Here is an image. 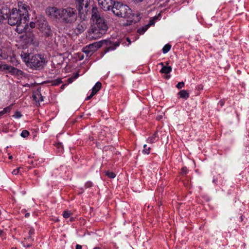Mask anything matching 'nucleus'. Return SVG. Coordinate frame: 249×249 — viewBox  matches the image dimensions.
<instances>
[{"mask_svg": "<svg viewBox=\"0 0 249 249\" xmlns=\"http://www.w3.org/2000/svg\"><path fill=\"white\" fill-rule=\"evenodd\" d=\"M62 8L58 9L55 7H50L47 8L46 13L49 16L55 18H61V12H62Z\"/></svg>", "mask_w": 249, "mask_h": 249, "instance_id": "1a4fd4ad", "label": "nucleus"}, {"mask_svg": "<svg viewBox=\"0 0 249 249\" xmlns=\"http://www.w3.org/2000/svg\"><path fill=\"white\" fill-rule=\"evenodd\" d=\"M30 27H31V28H35V26H36V24H35V22H31L30 23Z\"/></svg>", "mask_w": 249, "mask_h": 249, "instance_id": "58836bf2", "label": "nucleus"}, {"mask_svg": "<svg viewBox=\"0 0 249 249\" xmlns=\"http://www.w3.org/2000/svg\"><path fill=\"white\" fill-rule=\"evenodd\" d=\"M30 215V213H26L25 214V217H28Z\"/></svg>", "mask_w": 249, "mask_h": 249, "instance_id": "8fccbe9b", "label": "nucleus"}, {"mask_svg": "<svg viewBox=\"0 0 249 249\" xmlns=\"http://www.w3.org/2000/svg\"><path fill=\"white\" fill-rule=\"evenodd\" d=\"M29 135V132L26 130H24L22 131L21 133V136L23 137V138H26L27 137H28Z\"/></svg>", "mask_w": 249, "mask_h": 249, "instance_id": "bb28decb", "label": "nucleus"}, {"mask_svg": "<svg viewBox=\"0 0 249 249\" xmlns=\"http://www.w3.org/2000/svg\"><path fill=\"white\" fill-rule=\"evenodd\" d=\"M172 69V68L171 66H163L160 72L162 73L168 74L171 71Z\"/></svg>", "mask_w": 249, "mask_h": 249, "instance_id": "dca6fc26", "label": "nucleus"}, {"mask_svg": "<svg viewBox=\"0 0 249 249\" xmlns=\"http://www.w3.org/2000/svg\"><path fill=\"white\" fill-rule=\"evenodd\" d=\"M135 3H139L142 1L143 0H132Z\"/></svg>", "mask_w": 249, "mask_h": 249, "instance_id": "49530a36", "label": "nucleus"}, {"mask_svg": "<svg viewBox=\"0 0 249 249\" xmlns=\"http://www.w3.org/2000/svg\"><path fill=\"white\" fill-rule=\"evenodd\" d=\"M70 220L71 221H73L74 220V218L73 217H71L70 219Z\"/></svg>", "mask_w": 249, "mask_h": 249, "instance_id": "4d7b16f0", "label": "nucleus"}, {"mask_svg": "<svg viewBox=\"0 0 249 249\" xmlns=\"http://www.w3.org/2000/svg\"><path fill=\"white\" fill-rule=\"evenodd\" d=\"M162 118V115H158L156 117V119L157 120H160L161 118Z\"/></svg>", "mask_w": 249, "mask_h": 249, "instance_id": "c03bdc74", "label": "nucleus"}, {"mask_svg": "<svg viewBox=\"0 0 249 249\" xmlns=\"http://www.w3.org/2000/svg\"><path fill=\"white\" fill-rule=\"evenodd\" d=\"M215 179H213V182H215Z\"/></svg>", "mask_w": 249, "mask_h": 249, "instance_id": "774afa93", "label": "nucleus"}, {"mask_svg": "<svg viewBox=\"0 0 249 249\" xmlns=\"http://www.w3.org/2000/svg\"><path fill=\"white\" fill-rule=\"evenodd\" d=\"M106 175L110 178H114L116 177L115 173L112 172H106Z\"/></svg>", "mask_w": 249, "mask_h": 249, "instance_id": "393cba45", "label": "nucleus"}, {"mask_svg": "<svg viewBox=\"0 0 249 249\" xmlns=\"http://www.w3.org/2000/svg\"><path fill=\"white\" fill-rule=\"evenodd\" d=\"M20 168H18L14 170L12 172L13 175H18L19 172Z\"/></svg>", "mask_w": 249, "mask_h": 249, "instance_id": "72a5a7b5", "label": "nucleus"}, {"mask_svg": "<svg viewBox=\"0 0 249 249\" xmlns=\"http://www.w3.org/2000/svg\"><path fill=\"white\" fill-rule=\"evenodd\" d=\"M90 0H76V4L80 5H89Z\"/></svg>", "mask_w": 249, "mask_h": 249, "instance_id": "f3484780", "label": "nucleus"}, {"mask_svg": "<svg viewBox=\"0 0 249 249\" xmlns=\"http://www.w3.org/2000/svg\"><path fill=\"white\" fill-rule=\"evenodd\" d=\"M166 65H168L169 64V63H168V62H167L166 63Z\"/></svg>", "mask_w": 249, "mask_h": 249, "instance_id": "69168bd1", "label": "nucleus"}, {"mask_svg": "<svg viewBox=\"0 0 249 249\" xmlns=\"http://www.w3.org/2000/svg\"><path fill=\"white\" fill-rule=\"evenodd\" d=\"M220 105H221V106H222L223 105V104H224L223 102H220Z\"/></svg>", "mask_w": 249, "mask_h": 249, "instance_id": "bf43d9fd", "label": "nucleus"}, {"mask_svg": "<svg viewBox=\"0 0 249 249\" xmlns=\"http://www.w3.org/2000/svg\"><path fill=\"white\" fill-rule=\"evenodd\" d=\"M112 12L116 16L128 18L131 23H135L140 19L139 15L132 13V10L126 5L116 1L111 8Z\"/></svg>", "mask_w": 249, "mask_h": 249, "instance_id": "f03ea898", "label": "nucleus"}, {"mask_svg": "<svg viewBox=\"0 0 249 249\" xmlns=\"http://www.w3.org/2000/svg\"><path fill=\"white\" fill-rule=\"evenodd\" d=\"M93 249H101L99 247H95Z\"/></svg>", "mask_w": 249, "mask_h": 249, "instance_id": "052dcab7", "label": "nucleus"}, {"mask_svg": "<svg viewBox=\"0 0 249 249\" xmlns=\"http://www.w3.org/2000/svg\"><path fill=\"white\" fill-rule=\"evenodd\" d=\"M33 99L37 102L36 105L37 106H40L39 101H43V97L42 96L41 94V89L38 88L37 90L34 92L33 94Z\"/></svg>", "mask_w": 249, "mask_h": 249, "instance_id": "9b49d317", "label": "nucleus"}, {"mask_svg": "<svg viewBox=\"0 0 249 249\" xmlns=\"http://www.w3.org/2000/svg\"><path fill=\"white\" fill-rule=\"evenodd\" d=\"M79 76V74L78 72H76L74 75L73 76V78H74V79L77 78L78 77V76Z\"/></svg>", "mask_w": 249, "mask_h": 249, "instance_id": "79ce46f5", "label": "nucleus"}, {"mask_svg": "<svg viewBox=\"0 0 249 249\" xmlns=\"http://www.w3.org/2000/svg\"><path fill=\"white\" fill-rule=\"evenodd\" d=\"M52 86H56L62 83V79L61 78H58L57 79H55L53 81H52Z\"/></svg>", "mask_w": 249, "mask_h": 249, "instance_id": "b1692460", "label": "nucleus"}, {"mask_svg": "<svg viewBox=\"0 0 249 249\" xmlns=\"http://www.w3.org/2000/svg\"><path fill=\"white\" fill-rule=\"evenodd\" d=\"M89 139L91 140H93L92 137H89Z\"/></svg>", "mask_w": 249, "mask_h": 249, "instance_id": "0e129e2a", "label": "nucleus"}, {"mask_svg": "<svg viewBox=\"0 0 249 249\" xmlns=\"http://www.w3.org/2000/svg\"><path fill=\"white\" fill-rule=\"evenodd\" d=\"M0 57H2V50H1V49L0 48Z\"/></svg>", "mask_w": 249, "mask_h": 249, "instance_id": "603ef678", "label": "nucleus"}, {"mask_svg": "<svg viewBox=\"0 0 249 249\" xmlns=\"http://www.w3.org/2000/svg\"><path fill=\"white\" fill-rule=\"evenodd\" d=\"M154 24V19H151L150 20L149 23L147 26L148 27L150 25H153Z\"/></svg>", "mask_w": 249, "mask_h": 249, "instance_id": "a19ab883", "label": "nucleus"}, {"mask_svg": "<svg viewBox=\"0 0 249 249\" xmlns=\"http://www.w3.org/2000/svg\"><path fill=\"white\" fill-rule=\"evenodd\" d=\"M157 133L155 132L152 137H149L148 139V141L150 142V143H154L156 141H157Z\"/></svg>", "mask_w": 249, "mask_h": 249, "instance_id": "412c9836", "label": "nucleus"}, {"mask_svg": "<svg viewBox=\"0 0 249 249\" xmlns=\"http://www.w3.org/2000/svg\"><path fill=\"white\" fill-rule=\"evenodd\" d=\"M28 239H31L32 241H34V239H32L31 237V235H29Z\"/></svg>", "mask_w": 249, "mask_h": 249, "instance_id": "5fc2aeb1", "label": "nucleus"}, {"mask_svg": "<svg viewBox=\"0 0 249 249\" xmlns=\"http://www.w3.org/2000/svg\"><path fill=\"white\" fill-rule=\"evenodd\" d=\"M146 147H147V145L146 144H144L143 145V147H144V149L143 150V152L144 153H146V154H148L149 153L150 148L148 147V148H146Z\"/></svg>", "mask_w": 249, "mask_h": 249, "instance_id": "c756f323", "label": "nucleus"}, {"mask_svg": "<svg viewBox=\"0 0 249 249\" xmlns=\"http://www.w3.org/2000/svg\"><path fill=\"white\" fill-rule=\"evenodd\" d=\"M178 94L180 96V97L182 98L187 99L189 96V93L185 90H180L178 92Z\"/></svg>", "mask_w": 249, "mask_h": 249, "instance_id": "a211bd4d", "label": "nucleus"}, {"mask_svg": "<svg viewBox=\"0 0 249 249\" xmlns=\"http://www.w3.org/2000/svg\"><path fill=\"white\" fill-rule=\"evenodd\" d=\"M92 185V183L90 181H88V182H86V183L85 184L86 188H89V187H91Z\"/></svg>", "mask_w": 249, "mask_h": 249, "instance_id": "f704fd0d", "label": "nucleus"}, {"mask_svg": "<svg viewBox=\"0 0 249 249\" xmlns=\"http://www.w3.org/2000/svg\"><path fill=\"white\" fill-rule=\"evenodd\" d=\"M187 169L186 167H183L182 169H181V173L182 174V175H184V174H186L187 172Z\"/></svg>", "mask_w": 249, "mask_h": 249, "instance_id": "473e14b6", "label": "nucleus"}, {"mask_svg": "<svg viewBox=\"0 0 249 249\" xmlns=\"http://www.w3.org/2000/svg\"><path fill=\"white\" fill-rule=\"evenodd\" d=\"M12 106H13V105H10L9 106L5 107L3 109V112L4 113H6L7 112H10V111L11 110V109H12Z\"/></svg>", "mask_w": 249, "mask_h": 249, "instance_id": "c85d7f7f", "label": "nucleus"}, {"mask_svg": "<svg viewBox=\"0 0 249 249\" xmlns=\"http://www.w3.org/2000/svg\"><path fill=\"white\" fill-rule=\"evenodd\" d=\"M3 233V231L2 230H0V236L2 235Z\"/></svg>", "mask_w": 249, "mask_h": 249, "instance_id": "13d9d810", "label": "nucleus"}, {"mask_svg": "<svg viewBox=\"0 0 249 249\" xmlns=\"http://www.w3.org/2000/svg\"><path fill=\"white\" fill-rule=\"evenodd\" d=\"M91 18L95 24L91 25L89 29L88 36L90 38L96 39L106 33L108 26L105 19L101 17L96 7L92 8Z\"/></svg>", "mask_w": 249, "mask_h": 249, "instance_id": "f257e3e1", "label": "nucleus"}, {"mask_svg": "<svg viewBox=\"0 0 249 249\" xmlns=\"http://www.w3.org/2000/svg\"><path fill=\"white\" fill-rule=\"evenodd\" d=\"M148 29V27L146 26V27H144L141 28H140L138 30L137 32L140 34H143Z\"/></svg>", "mask_w": 249, "mask_h": 249, "instance_id": "a878e982", "label": "nucleus"}, {"mask_svg": "<svg viewBox=\"0 0 249 249\" xmlns=\"http://www.w3.org/2000/svg\"><path fill=\"white\" fill-rule=\"evenodd\" d=\"M184 86V83L183 82H179L176 86V87L178 89H180Z\"/></svg>", "mask_w": 249, "mask_h": 249, "instance_id": "7c9ffc66", "label": "nucleus"}, {"mask_svg": "<svg viewBox=\"0 0 249 249\" xmlns=\"http://www.w3.org/2000/svg\"><path fill=\"white\" fill-rule=\"evenodd\" d=\"M87 23L84 21H81L75 28H73V33L76 35H79L83 33L87 29Z\"/></svg>", "mask_w": 249, "mask_h": 249, "instance_id": "9d476101", "label": "nucleus"}, {"mask_svg": "<svg viewBox=\"0 0 249 249\" xmlns=\"http://www.w3.org/2000/svg\"><path fill=\"white\" fill-rule=\"evenodd\" d=\"M23 245L24 247H29L31 246L30 244H27L26 245H25L24 244H23Z\"/></svg>", "mask_w": 249, "mask_h": 249, "instance_id": "864d4df0", "label": "nucleus"}, {"mask_svg": "<svg viewBox=\"0 0 249 249\" xmlns=\"http://www.w3.org/2000/svg\"><path fill=\"white\" fill-rule=\"evenodd\" d=\"M171 48V45L167 44H166L162 49V52L163 53H166L169 51Z\"/></svg>", "mask_w": 249, "mask_h": 249, "instance_id": "5701e85b", "label": "nucleus"}, {"mask_svg": "<svg viewBox=\"0 0 249 249\" xmlns=\"http://www.w3.org/2000/svg\"><path fill=\"white\" fill-rule=\"evenodd\" d=\"M2 67V68L4 70H7L8 71H9L10 69H9V68H11V66H8L7 65H2V66H1Z\"/></svg>", "mask_w": 249, "mask_h": 249, "instance_id": "c9c22d12", "label": "nucleus"}, {"mask_svg": "<svg viewBox=\"0 0 249 249\" xmlns=\"http://www.w3.org/2000/svg\"><path fill=\"white\" fill-rule=\"evenodd\" d=\"M71 214V213L70 212H69L68 211H65L64 212L63 216L64 218H67L70 216Z\"/></svg>", "mask_w": 249, "mask_h": 249, "instance_id": "cd10ccee", "label": "nucleus"}, {"mask_svg": "<svg viewBox=\"0 0 249 249\" xmlns=\"http://www.w3.org/2000/svg\"><path fill=\"white\" fill-rule=\"evenodd\" d=\"M95 94L92 93V92H91L90 95L87 97L86 100H88L90 99Z\"/></svg>", "mask_w": 249, "mask_h": 249, "instance_id": "4c0bfd02", "label": "nucleus"}, {"mask_svg": "<svg viewBox=\"0 0 249 249\" xmlns=\"http://www.w3.org/2000/svg\"><path fill=\"white\" fill-rule=\"evenodd\" d=\"M34 233V230L33 229H31L29 231V235H31Z\"/></svg>", "mask_w": 249, "mask_h": 249, "instance_id": "ea45409f", "label": "nucleus"}, {"mask_svg": "<svg viewBox=\"0 0 249 249\" xmlns=\"http://www.w3.org/2000/svg\"><path fill=\"white\" fill-rule=\"evenodd\" d=\"M9 8L7 7H2L1 9H0V20H5V17L7 15V12H9Z\"/></svg>", "mask_w": 249, "mask_h": 249, "instance_id": "ddd939ff", "label": "nucleus"}, {"mask_svg": "<svg viewBox=\"0 0 249 249\" xmlns=\"http://www.w3.org/2000/svg\"><path fill=\"white\" fill-rule=\"evenodd\" d=\"M19 9H21V11H24V10H26L27 11V6L25 5H23L22 6H20L19 7Z\"/></svg>", "mask_w": 249, "mask_h": 249, "instance_id": "e433bc0d", "label": "nucleus"}, {"mask_svg": "<svg viewBox=\"0 0 249 249\" xmlns=\"http://www.w3.org/2000/svg\"><path fill=\"white\" fill-rule=\"evenodd\" d=\"M35 174L36 175L37 174V172L36 171H35Z\"/></svg>", "mask_w": 249, "mask_h": 249, "instance_id": "338daca9", "label": "nucleus"}, {"mask_svg": "<svg viewBox=\"0 0 249 249\" xmlns=\"http://www.w3.org/2000/svg\"><path fill=\"white\" fill-rule=\"evenodd\" d=\"M39 29L40 31L44 34L45 36L49 37L53 36L51 27L48 25L46 21H43L42 22L39 23Z\"/></svg>", "mask_w": 249, "mask_h": 249, "instance_id": "423d86ee", "label": "nucleus"}, {"mask_svg": "<svg viewBox=\"0 0 249 249\" xmlns=\"http://www.w3.org/2000/svg\"><path fill=\"white\" fill-rule=\"evenodd\" d=\"M73 80H74V78H73V77H71V78H69L68 79V81L69 83H71Z\"/></svg>", "mask_w": 249, "mask_h": 249, "instance_id": "37998d69", "label": "nucleus"}, {"mask_svg": "<svg viewBox=\"0 0 249 249\" xmlns=\"http://www.w3.org/2000/svg\"><path fill=\"white\" fill-rule=\"evenodd\" d=\"M126 40L128 42H129V43H131V41L129 38H127Z\"/></svg>", "mask_w": 249, "mask_h": 249, "instance_id": "6e6d98bb", "label": "nucleus"}, {"mask_svg": "<svg viewBox=\"0 0 249 249\" xmlns=\"http://www.w3.org/2000/svg\"><path fill=\"white\" fill-rule=\"evenodd\" d=\"M5 113L3 112V111H0V116L3 115V114H4Z\"/></svg>", "mask_w": 249, "mask_h": 249, "instance_id": "3c124183", "label": "nucleus"}, {"mask_svg": "<svg viewBox=\"0 0 249 249\" xmlns=\"http://www.w3.org/2000/svg\"><path fill=\"white\" fill-rule=\"evenodd\" d=\"M66 85V84H63V85H62L61 86V89H64Z\"/></svg>", "mask_w": 249, "mask_h": 249, "instance_id": "09e8293b", "label": "nucleus"}, {"mask_svg": "<svg viewBox=\"0 0 249 249\" xmlns=\"http://www.w3.org/2000/svg\"><path fill=\"white\" fill-rule=\"evenodd\" d=\"M12 158H13V157H12V156H10L9 157V159H12Z\"/></svg>", "mask_w": 249, "mask_h": 249, "instance_id": "e2e57ef3", "label": "nucleus"}, {"mask_svg": "<svg viewBox=\"0 0 249 249\" xmlns=\"http://www.w3.org/2000/svg\"><path fill=\"white\" fill-rule=\"evenodd\" d=\"M76 249H82V246L80 245H76Z\"/></svg>", "mask_w": 249, "mask_h": 249, "instance_id": "a18cd8bd", "label": "nucleus"}, {"mask_svg": "<svg viewBox=\"0 0 249 249\" xmlns=\"http://www.w3.org/2000/svg\"><path fill=\"white\" fill-rule=\"evenodd\" d=\"M25 37L26 39H28V41L33 42L35 39V36L33 32L30 30L26 33Z\"/></svg>", "mask_w": 249, "mask_h": 249, "instance_id": "2eb2a0df", "label": "nucleus"}, {"mask_svg": "<svg viewBox=\"0 0 249 249\" xmlns=\"http://www.w3.org/2000/svg\"><path fill=\"white\" fill-rule=\"evenodd\" d=\"M102 45V42L101 41L98 42H95L92 44L88 45V47L90 51H92V53H93L98 49L100 48Z\"/></svg>", "mask_w": 249, "mask_h": 249, "instance_id": "f8f14e48", "label": "nucleus"}, {"mask_svg": "<svg viewBox=\"0 0 249 249\" xmlns=\"http://www.w3.org/2000/svg\"><path fill=\"white\" fill-rule=\"evenodd\" d=\"M120 44L119 42H115L113 45H110V46L107 47L105 50V52H108L110 50H113L116 49V48Z\"/></svg>", "mask_w": 249, "mask_h": 249, "instance_id": "6ab92c4d", "label": "nucleus"}, {"mask_svg": "<svg viewBox=\"0 0 249 249\" xmlns=\"http://www.w3.org/2000/svg\"><path fill=\"white\" fill-rule=\"evenodd\" d=\"M9 69L10 70L8 71L13 74H18V73L20 71L18 69L12 66L9 68Z\"/></svg>", "mask_w": 249, "mask_h": 249, "instance_id": "4be33fe9", "label": "nucleus"}, {"mask_svg": "<svg viewBox=\"0 0 249 249\" xmlns=\"http://www.w3.org/2000/svg\"><path fill=\"white\" fill-rule=\"evenodd\" d=\"M61 145V143L60 142H58L56 144V146L57 147V148H59V146H60Z\"/></svg>", "mask_w": 249, "mask_h": 249, "instance_id": "de8ad7c7", "label": "nucleus"}, {"mask_svg": "<svg viewBox=\"0 0 249 249\" xmlns=\"http://www.w3.org/2000/svg\"><path fill=\"white\" fill-rule=\"evenodd\" d=\"M20 56L28 67L36 70L42 69L47 62L44 55L39 54H33L22 52Z\"/></svg>", "mask_w": 249, "mask_h": 249, "instance_id": "20e7f679", "label": "nucleus"}, {"mask_svg": "<svg viewBox=\"0 0 249 249\" xmlns=\"http://www.w3.org/2000/svg\"><path fill=\"white\" fill-rule=\"evenodd\" d=\"M83 52L87 54V56H91L93 53L92 51L89 50L88 46L83 48Z\"/></svg>", "mask_w": 249, "mask_h": 249, "instance_id": "aec40b11", "label": "nucleus"}, {"mask_svg": "<svg viewBox=\"0 0 249 249\" xmlns=\"http://www.w3.org/2000/svg\"><path fill=\"white\" fill-rule=\"evenodd\" d=\"M76 8L79 12V17L82 20L85 21L89 12V5H76Z\"/></svg>", "mask_w": 249, "mask_h": 249, "instance_id": "0eeeda50", "label": "nucleus"}, {"mask_svg": "<svg viewBox=\"0 0 249 249\" xmlns=\"http://www.w3.org/2000/svg\"><path fill=\"white\" fill-rule=\"evenodd\" d=\"M22 116L21 114L19 111H16L14 116L16 118H19Z\"/></svg>", "mask_w": 249, "mask_h": 249, "instance_id": "2f4dec72", "label": "nucleus"}, {"mask_svg": "<svg viewBox=\"0 0 249 249\" xmlns=\"http://www.w3.org/2000/svg\"><path fill=\"white\" fill-rule=\"evenodd\" d=\"M102 87V83L100 82H97L95 86L92 89V92L93 94H96L97 92L101 89Z\"/></svg>", "mask_w": 249, "mask_h": 249, "instance_id": "4468645a", "label": "nucleus"}, {"mask_svg": "<svg viewBox=\"0 0 249 249\" xmlns=\"http://www.w3.org/2000/svg\"><path fill=\"white\" fill-rule=\"evenodd\" d=\"M61 15V21L66 24H71L77 20L76 10L71 7L62 8Z\"/></svg>", "mask_w": 249, "mask_h": 249, "instance_id": "39448f33", "label": "nucleus"}, {"mask_svg": "<svg viewBox=\"0 0 249 249\" xmlns=\"http://www.w3.org/2000/svg\"><path fill=\"white\" fill-rule=\"evenodd\" d=\"M8 14L5 17V20H7L8 23L11 26H17V30L19 33H22V28L20 29L22 21H26L28 18V11L24 10L21 11V9L17 8L9 9Z\"/></svg>", "mask_w": 249, "mask_h": 249, "instance_id": "7ed1b4c3", "label": "nucleus"}, {"mask_svg": "<svg viewBox=\"0 0 249 249\" xmlns=\"http://www.w3.org/2000/svg\"><path fill=\"white\" fill-rule=\"evenodd\" d=\"M99 5L104 11L111 10L114 3L116 1L115 0H98Z\"/></svg>", "mask_w": 249, "mask_h": 249, "instance_id": "6e6552de", "label": "nucleus"}, {"mask_svg": "<svg viewBox=\"0 0 249 249\" xmlns=\"http://www.w3.org/2000/svg\"><path fill=\"white\" fill-rule=\"evenodd\" d=\"M160 65H161L162 67L164 66H163V63L161 62L160 63Z\"/></svg>", "mask_w": 249, "mask_h": 249, "instance_id": "680f3d73", "label": "nucleus"}]
</instances>
